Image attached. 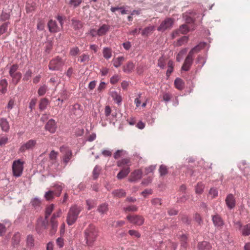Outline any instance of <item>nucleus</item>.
I'll return each instance as SVG.
<instances>
[{"label": "nucleus", "mask_w": 250, "mask_h": 250, "mask_svg": "<svg viewBox=\"0 0 250 250\" xmlns=\"http://www.w3.org/2000/svg\"><path fill=\"white\" fill-rule=\"evenodd\" d=\"M125 58L123 56L119 57L117 58L113 59L112 62L114 67L118 68L122 64Z\"/></svg>", "instance_id": "33"}, {"label": "nucleus", "mask_w": 250, "mask_h": 250, "mask_svg": "<svg viewBox=\"0 0 250 250\" xmlns=\"http://www.w3.org/2000/svg\"><path fill=\"white\" fill-rule=\"evenodd\" d=\"M47 90V86L45 85L41 86L38 90V93L39 96L44 95Z\"/></svg>", "instance_id": "48"}, {"label": "nucleus", "mask_w": 250, "mask_h": 250, "mask_svg": "<svg viewBox=\"0 0 250 250\" xmlns=\"http://www.w3.org/2000/svg\"><path fill=\"white\" fill-rule=\"evenodd\" d=\"M167 65L168 69L167 71V75L169 76L173 71V62L171 60H169L168 62Z\"/></svg>", "instance_id": "47"}, {"label": "nucleus", "mask_w": 250, "mask_h": 250, "mask_svg": "<svg viewBox=\"0 0 250 250\" xmlns=\"http://www.w3.org/2000/svg\"><path fill=\"white\" fill-rule=\"evenodd\" d=\"M71 21L72 26L75 30H79L82 28L83 23L81 21L75 19H72Z\"/></svg>", "instance_id": "35"}, {"label": "nucleus", "mask_w": 250, "mask_h": 250, "mask_svg": "<svg viewBox=\"0 0 250 250\" xmlns=\"http://www.w3.org/2000/svg\"><path fill=\"white\" fill-rule=\"evenodd\" d=\"M129 162V160L127 159H123L119 160L117 162V166L118 167H122L125 165L127 164Z\"/></svg>", "instance_id": "55"}, {"label": "nucleus", "mask_w": 250, "mask_h": 250, "mask_svg": "<svg viewBox=\"0 0 250 250\" xmlns=\"http://www.w3.org/2000/svg\"><path fill=\"white\" fill-rule=\"evenodd\" d=\"M142 177V171L140 169H137L131 173L129 179L130 182H136L140 179Z\"/></svg>", "instance_id": "13"}, {"label": "nucleus", "mask_w": 250, "mask_h": 250, "mask_svg": "<svg viewBox=\"0 0 250 250\" xmlns=\"http://www.w3.org/2000/svg\"><path fill=\"white\" fill-rule=\"evenodd\" d=\"M37 142L35 140H29L21 146L19 149V151L21 152H23L26 150L32 149L35 146Z\"/></svg>", "instance_id": "9"}, {"label": "nucleus", "mask_w": 250, "mask_h": 250, "mask_svg": "<svg viewBox=\"0 0 250 250\" xmlns=\"http://www.w3.org/2000/svg\"><path fill=\"white\" fill-rule=\"evenodd\" d=\"M206 44L207 43L205 42H201L192 48V49L189 52L188 54L191 55H194V53L199 52L201 49L204 48L206 46Z\"/></svg>", "instance_id": "19"}, {"label": "nucleus", "mask_w": 250, "mask_h": 250, "mask_svg": "<svg viewBox=\"0 0 250 250\" xmlns=\"http://www.w3.org/2000/svg\"><path fill=\"white\" fill-rule=\"evenodd\" d=\"M110 26L107 24H103L96 31V33L99 36H103L109 30Z\"/></svg>", "instance_id": "22"}, {"label": "nucleus", "mask_w": 250, "mask_h": 250, "mask_svg": "<svg viewBox=\"0 0 250 250\" xmlns=\"http://www.w3.org/2000/svg\"><path fill=\"white\" fill-rule=\"evenodd\" d=\"M134 64L131 62H128L123 66V71L126 73H130L134 68Z\"/></svg>", "instance_id": "26"}, {"label": "nucleus", "mask_w": 250, "mask_h": 250, "mask_svg": "<svg viewBox=\"0 0 250 250\" xmlns=\"http://www.w3.org/2000/svg\"><path fill=\"white\" fill-rule=\"evenodd\" d=\"M32 75V72L31 70H27L25 74L24 75L23 78V81H27L29 80L30 78L31 77Z\"/></svg>", "instance_id": "51"}, {"label": "nucleus", "mask_w": 250, "mask_h": 250, "mask_svg": "<svg viewBox=\"0 0 250 250\" xmlns=\"http://www.w3.org/2000/svg\"><path fill=\"white\" fill-rule=\"evenodd\" d=\"M165 59L163 56L160 57L158 60V65L162 69H164L165 67Z\"/></svg>", "instance_id": "49"}, {"label": "nucleus", "mask_w": 250, "mask_h": 250, "mask_svg": "<svg viewBox=\"0 0 250 250\" xmlns=\"http://www.w3.org/2000/svg\"><path fill=\"white\" fill-rule=\"evenodd\" d=\"M127 154V152L123 149L118 150L114 154V158L118 159L122 156H125Z\"/></svg>", "instance_id": "36"}, {"label": "nucleus", "mask_w": 250, "mask_h": 250, "mask_svg": "<svg viewBox=\"0 0 250 250\" xmlns=\"http://www.w3.org/2000/svg\"><path fill=\"white\" fill-rule=\"evenodd\" d=\"M154 29V26H149L146 27L142 32V35L143 36H147L150 34Z\"/></svg>", "instance_id": "38"}, {"label": "nucleus", "mask_w": 250, "mask_h": 250, "mask_svg": "<svg viewBox=\"0 0 250 250\" xmlns=\"http://www.w3.org/2000/svg\"><path fill=\"white\" fill-rule=\"evenodd\" d=\"M62 190V187L61 186H57L54 190H49L46 192L44 197L46 200H52L54 196H59L61 195Z\"/></svg>", "instance_id": "6"}, {"label": "nucleus", "mask_w": 250, "mask_h": 250, "mask_svg": "<svg viewBox=\"0 0 250 250\" xmlns=\"http://www.w3.org/2000/svg\"><path fill=\"white\" fill-rule=\"evenodd\" d=\"M209 194L211 195L212 198L216 197L218 195V191L217 189L211 188L209 191Z\"/></svg>", "instance_id": "56"}, {"label": "nucleus", "mask_w": 250, "mask_h": 250, "mask_svg": "<svg viewBox=\"0 0 250 250\" xmlns=\"http://www.w3.org/2000/svg\"><path fill=\"white\" fill-rule=\"evenodd\" d=\"M159 171L161 176H164L167 173V167L163 165L160 166Z\"/></svg>", "instance_id": "46"}, {"label": "nucleus", "mask_w": 250, "mask_h": 250, "mask_svg": "<svg viewBox=\"0 0 250 250\" xmlns=\"http://www.w3.org/2000/svg\"><path fill=\"white\" fill-rule=\"evenodd\" d=\"M128 233L131 236H134L137 238H139L141 236L140 234L137 231L135 230H129Z\"/></svg>", "instance_id": "62"}, {"label": "nucleus", "mask_w": 250, "mask_h": 250, "mask_svg": "<svg viewBox=\"0 0 250 250\" xmlns=\"http://www.w3.org/2000/svg\"><path fill=\"white\" fill-rule=\"evenodd\" d=\"M59 216V214L57 215L54 214L52 217H51L50 223L51 225V229L50 231V233L51 234H54L56 231H57L58 223L56 221V218Z\"/></svg>", "instance_id": "17"}, {"label": "nucleus", "mask_w": 250, "mask_h": 250, "mask_svg": "<svg viewBox=\"0 0 250 250\" xmlns=\"http://www.w3.org/2000/svg\"><path fill=\"white\" fill-rule=\"evenodd\" d=\"M241 233L244 236H247L250 235V223L243 225L239 230Z\"/></svg>", "instance_id": "23"}, {"label": "nucleus", "mask_w": 250, "mask_h": 250, "mask_svg": "<svg viewBox=\"0 0 250 250\" xmlns=\"http://www.w3.org/2000/svg\"><path fill=\"white\" fill-rule=\"evenodd\" d=\"M188 38L187 36H183L182 38H180L178 40L176 45L178 46H181L184 44L185 43H186L188 41Z\"/></svg>", "instance_id": "41"}, {"label": "nucleus", "mask_w": 250, "mask_h": 250, "mask_svg": "<svg viewBox=\"0 0 250 250\" xmlns=\"http://www.w3.org/2000/svg\"><path fill=\"white\" fill-rule=\"evenodd\" d=\"M86 202L87 206H88L87 209L88 210H90L94 207L95 204L94 200L88 199L86 200Z\"/></svg>", "instance_id": "54"}, {"label": "nucleus", "mask_w": 250, "mask_h": 250, "mask_svg": "<svg viewBox=\"0 0 250 250\" xmlns=\"http://www.w3.org/2000/svg\"><path fill=\"white\" fill-rule=\"evenodd\" d=\"M156 165H151L148 167H147L145 168L146 173V174L152 172L156 168Z\"/></svg>", "instance_id": "58"}, {"label": "nucleus", "mask_w": 250, "mask_h": 250, "mask_svg": "<svg viewBox=\"0 0 250 250\" xmlns=\"http://www.w3.org/2000/svg\"><path fill=\"white\" fill-rule=\"evenodd\" d=\"M174 85L176 88L179 90H182L184 88V83L183 81L179 78H177L175 80Z\"/></svg>", "instance_id": "32"}, {"label": "nucleus", "mask_w": 250, "mask_h": 250, "mask_svg": "<svg viewBox=\"0 0 250 250\" xmlns=\"http://www.w3.org/2000/svg\"><path fill=\"white\" fill-rule=\"evenodd\" d=\"M119 10L122 15L126 14L127 11L125 9L124 7H111L110 10L112 12H115L117 10Z\"/></svg>", "instance_id": "40"}, {"label": "nucleus", "mask_w": 250, "mask_h": 250, "mask_svg": "<svg viewBox=\"0 0 250 250\" xmlns=\"http://www.w3.org/2000/svg\"><path fill=\"white\" fill-rule=\"evenodd\" d=\"M49 104L48 100L46 98L42 99L40 101L39 107L41 110L44 109Z\"/></svg>", "instance_id": "39"}, {"label": "nucleus", "mask_w": 250, "mask_h": 250, "mask_svg": "<svg viewBox=\"0 0 250 250\" xmlns=\"http://www.w3.org/2000/svg\"><path fill=\"white\" fill-rule=\"evenodd\" d=\"M126 219L130 223L138 226H141L144 222V218L139 215H128L126 216Z\"/></svg>", "instance_id": "7"}, {"label": "nucleus", "mask_w": 250, "mask_h": 250, "mask_svg": "<svg viewBox=\"0 0 250 250\" xmlns=\"http://www.w3.org/2000/svg\"><path fill=\"white\" fill-rule=\"evenodd\" d=\"M198 248L200 250H210L211 246L208 242L203 241L199 243Z\"/></svg>", "instance_id": "27"}, {"label": "nucleus", "mask_w": 250, "mask_h": 250, "mask_svg": "<svg viewBox=\"0 0 250 250\" xmlns=\"http://www.w3.org/2000/svg\"><path fill=\"white\" fill-rule=\"evenodd\" d=\"M204 188V185L201 183H199L197 184L196 188H195V192L197 194H201L203 191V189Z\"/></svg>", "instance_id": "44"}, {"label": "nucleus", "mask_w": 250, "mask_h": 250, "mask_svg": "<svg viewBox=\"0 0 250 250\" xmlns=\"http://www.w3.org/2000/svg\"><path fill=\"white\" fill-rule=\"evenodd\" d=\"M103 53L104 57L107 60L109 59L112 56V50L109 47H104Z\"/></svg>", "instance_id": "34"}, {"label": "nucleus", "mask_w": 250, "mask_h": 250, "mask_svg": "<svg viewBox=\"0 0 250 250\" xmlns=\"http://www.w3.org/2000/svg\"><path fill=\"white\" fill-rule=\"evenodd\" d=\"M8 140L7 137L0 136V146L5 145L7 143Z\"/></svg>", "instance_id": "60"}, {"label": "nucleus", "mask_w": 250, "mask_h": 250, "mask_svg": "<svg viewBox=\"0 0 250 250\" xmlns=\"http://www.w3.org/2000/svg\"><path fill=\"white\" fill-rule=\"evenodd\" d=\"M31 204L35 208H38L40 206L41 202L39 198H35L31 201Z\"/></svg>", "instance_id": "45"}, {"label": "nucleus", "mask_w": 250, "mask_h": 250, "mask_svg": "<svg viewBox=\"0 0 250 250\" xmlns=\"http://www.w3.org/2000/svg\"><path fill=\"white\" fill-rule=\"evenodd\" d=\"M90 56L88 54H83L80 57V61L81 62H88L89 61Z\"/></svg>", "instance_id": "53"}, {"label": "nucleus", "mask_w": 250, "mask_h": 250, "mask_svg": "<svg viewBox=\"0 0 250 250\" xmlns=\"http://www.w3.org/2000/svg\"><path fill=\"white\" fill-rule=\"evenodd\" d=\"M45 128L51 133L55 132L56 125L54 120L52 119L49 120L45 125Z\"/></svg>", "instance_id": "20"}, {"label": "nucleus", "mask_w": 250, "mask_h": 250, "mask_svg": "<svg viewBox=\"0 0 250 250\" xmlns=\"http://www.w3.org/2000/svg\"><path fill=\"white\" fill-rule=\"evenodd\" d=\"M212 220L214 225L216 227H222L224 225V222L218 214L212 216Z\"/></svg>", "instance_id": "18"}, {"label": "nucleus", "mask_w": 250, "mask_h": 250, "mask_svg": "<svg viewBox=\"0 0 250 250\" xmlns=\"http://www.w3.org/2000/svg\"><path fill=\"white\" fill-rule=\"evenodd\" d=\"M177 237L181 242V246L182 248L186 249L187 247V236L185 234H177Z\"/></svg>", "instance_id": "25"}, {"label": "nucleus", "mask_w": 250, "mask_h": 250, "mask_svg": "<svg viewBox=\"0 0 250 250\" xmlns=\"http://www.w3.org/2000/svg\"><path fill=\"white\" fill-rule=\"evenodd\" d=\"M48 27L49 30L51 32H56L58 31V26L55 21L51 20L48 21Z\"/></svg>", "instance_id": "30"}, {"label": "nucleus", "mask_w": 250, "mask_h": 250, "mask_svg": "<svg viewBox=\"0 0 250 250\" xmlns=\"http://www.w3.org/2000/svg\"><path fill=\"white\" fill-rule=\"evenodd\" d=\"M195 13L193 11L187 12L183 15V18L187 23L194 22L195 20L194 18Z\"/></svg>", "instance_id": "12"}, {"label": "nucleus", "mask_w": 250, "mask_h": 250, "mask_svg": "<svg viewBox=\"0 0 250 250\" xmlns=\"http://www.w3.org/2000/svg\"><path fill=\"white\" fill-rule=\"evenodd\" d=\"M80 211V208L77 206L72 207L70 208L67 217V222L68 225H72L75 223Z\"/></svg>", "instance_id": "4"}, {"label": "nucleus", "mask_w": 250, "mask_h": 250, "mask_svg": "<svg viewBox=\"0 0 250 250\" xmlns=\"http://www.w3.org/2000/svg\"><path fill=\"white\" fill-rule=\"evenodd\" d=\"M12 241L14 245H17L20 241V234L19 233L15 234L12 238Z\"/></svg>", "instance_id": "50"}, {"label": "nucleus", "mask_w": 250, "mask_h": 250, "mask_svg": "<svg viewBox=\"0 0 250 250\" xmlns=\"http://www.w3.org/2000/svg\"><path fill=\"white\" fill-rule=\"evenodd\" d=\"M0 126L3 131L7 132L9 129V123L6 119L1 118L0 119Z\"/></svg>", "instance_id": "24"}, {"label": "nucleus", "mask_w": 250, "mask_h": 250, "mask_svg": "<svg viewBox=\"0 0 250 250\" xmlns=\"http://www.w3.org/2000/svg\"><path fill=\"white\" fill-rule=\"evenodd\" d=\"M101 170V168L98 166H96L93 170L92 173H93V179L96 180L97 179V178L99 176L100 171Z\"/></svg>", "instance_id": "42"}, {"label": "nucleus", "mask_w": 250, "mask_h": 250, "mask_svg": "<svg viewBox=\"0 0 250 250\" xmlns=\"http://www.w3.org/2000/svg\"><path fill=\"white\" fill-rule=\"evenodd\" d=\"M57 156V153L56 152H55L53 150L50 152V155H49V157H50V160L52 161L51 162L53 164L55 163V160H56Z\"/></svg>", "instance_id": "61"}, {"label": "nucleus", "mask_w": 250, "mask_h": 250, "mask_svg": "<svg viewBox=\"0 0 250 250\" xmlns=\"http://www.w3.org/2000/svg\"><path fill=\"white\" fill-rule=\"evenodd\" d=\"M123 209L126 212L129 211L135 212L138 210V208L135 205H131L124 207Z\"/></svg>", "instance_id": "43"}, {"label": "nucleus", "mask_w": 250, "mask_h": 250, "mask_svg": "<svg viewBox=\"0 0 250 250\" xmlns=\"http://www.w3.org/2000/svg\"><path fill=\"white\" fill-rule=\"evenodd\" d=\"M84 132L83 128H78L75 130V134L77 137L82 136Z\"/></svg>", "instance_id": "64"}, {"label": "nucleus", "mask_w": 250, "mask_h": 250, "mask_svg": "<svg viewBox=\"0 0 250 250\" xmlns=\"http://www.w3.org/2000/svg\"><path fill=\"white\" fill-rule=\"evenodd\" d=\"M114 197L121 198L124 197L126 195L125 191L123 189H117L114 190L112 192Z\"/></svg>", "instance_id": "29"}, {"label": "nucleus", "mask_w": 250, "mask_h": 250, "mask_svg": "<svg viewBox=\"0 0 250 250\" xmlns=\"http://www.w3.org/2000/svg\"><path fill=\"white\" fill-rule=\"evenodd\" d=\"M19 66L17 64H14L11 66L9 71V74L12 78L11 83L14 86L17 85L21 78V73L18 71Z\"/></svg>", "instance_id": "1"}, {"label": "nucleus", "mask_w": 250, "mask_h": 250, "mask_svg": "<svg viewBox=\"0 0 250 250\" xmlns=\"http://www.w3.org/2000/svg\"><path fill=\"white\" fill-rule=\"evenodd\" d=\"M72 153L71 150L63 147V164L66 165L71 159Z\"/></svg>", "instance_id": "16"}, {"label": "nucleus", "mask_w": 250, "mask_h": 250, "mask_svg": "<svg viewBox=\"0 0 250 250\" xmlns=\"http://www.w3.org/2000/svg\"><path fill=\"white\" fill-rule=\"evenodd\" d=\"M174 23V19L170 18L166 19L162 22L157 30L160 32H164L167 29H169L172 27Z\"/></svg>", "instance_id": "5"}, {"label": "nucleus", "mask_w": 250, "mask_h": 250, "mask_svg": "<svg viewBox=\"0 0 250 250\" xmlns=\"http://www.w3.org/2000/svg\"><path fill=\"white\" fill-rule=\"evenodd\" d=\"M226 204L229 209H233L236 206V200L232 194H228L225 199Z\"/></svg>", "instance_id": "10"}, {"label": "nucleus", "mask_w": 250, "mask_h": 250, "mask_svg": "<svg viewBox=\"0 0 250 250\" xmlns=\"http://www.w3.org/2000/svg\"><path fill=\"white\" fill-rule=\"evenodd\" d=\"M82 2V0H70V4L76 8L79 6Z\"/></svg>", "instance_id": "57"}, {"label": "nucleus", "mask_w": 250, "mask_h": 250, "mask_svg": "<svg viewBox=\"0 0 250 250\" xmlns=\"http://www.w3.org/2000/svg\"><path fill=\"white\" fill-rule=\"evenodd\" d=\"M24 162L21 159L15 160L13 162L12 170L13 175L16 177L21 176L23 171Z\"/></svg>", "instance_id": "3"}, {"label": "nucleus", "mask_w": 250, "mask_h": 250, "mask_svg": "<svg viewBox=\"0 0 250 250\" xmlns=\"http://www.w3.org/2000/svg\"><path fill=\"white\" fill-rule=\"evenodd\" d=\"M54 206L53 205H51L49 206L48 207L46 208L45 211V221H44L42 222V227L43 229H45L46 228V222L47 221L46 220L48 217L50 215V214L52 213L53 210Z\"/></svg>", "instance_id": "21"}, {"label": "nucleus", "mask_w": 250, "mask_h": 250, "mask_svg": "<svg viewBox=\"0 0 250 250\" xmlns=\"http://www.w3.org/2000/svg\"><path fill=\"white\" fill-rule=\"evenodd\" d=\"M8 24L4 23L0 26V35L6 32L7 29Z\"/></svg>", "instance_id": "63"}, {"label": "nucleus", "mask_w": 250, "mask_h": 250, "mask_svg": "<svg viewBox=\"0 0 250 250\" xmlns=\"http://www.w3.org/2000/svg\"><path fill=\"white\" fill-rule=\"evenodd\" d=\"M7 85L8 83L6 79H2L0 81V92L2 94L6 93Z\"/></svg>", "instance_id": "31"}, {"label": "nucleus", "mask_w": 250, "mask_h": 250, "mask_svg": "<svg viewBox=\"0 0 250 250\" xmlns=\"http://www.w3.org/2000/svg\"><path fill=\"white\" fill-rule=\"evenodd\" d=\"M61 59H55L51 60L49 64V68L51 70L58 69L61 65Z\"/></svg>", "instance_id": "15"}, {"label": "nucleus", "mask_w": 250, "mask_h": 250, "mask_svg": "<svg viewBox=\"0 0 250 250\" xmlns=\"http://www.w3.org/2000/svg\"><path fill=\"white\" fill-rule=\"evenodd\" d=\"M189 31L188 27L185 24H182L180 26L179 28L174 31L172 34V37L173 38L179 35L180 34H186Z\"/></svg>", "instance_id": "11"}, {"label": "nucleus", "mask_w": 250, "mask_h": 250, "mask_svg": "<svg viewBox=\"0 0 250 250\" xmlns=\"http://www.w3.org/2000/svg\"><path fill=\"white\" fill-rule=\"evenodd\" d=\"M108 210V204L105 203H103L100 205L98 208V211L101 214H103L106 212Z\"/></svg>", "instance_id": "37"}, {"label": "nucleus", "mask_w": 250, "mask_h": 250, "mask_svg": "<svg viewBox=\"0 0 250 250\" xmlns=\"http://www.w3.org/2000/svg\"><path fill=\"white\" fill-rule=\"evenodd\" d=\"M71 114L76 116H80L83 113L82 109L81 108V105L78 104H76L70 107Z\"/></svg>", "instance_id": "14"}, {"label": "nucleus", "mask_w": 250, "mask_h": 250, "mask_svg": "<svg viewBox=\"0 0 250 250\" xmlns=\"http://www.w3.org/2000/svg\"><path fill=\"white\" fill-rule=\"evenodd\" d=\"M130 172L129 167L121 170L117 174V177L118 179H122L126 177Z\"/></svg>", "instance_id": "28"}, {"label": "nucleus", "mask_w": 250, "mask_h": 250, "mask_svg": "<svg viewBox=\"0 0 250 250\" xmlns=\"http://www.w3.org/2000/svg\"><path fill=\"white\" fill-rule=\"evenodd\" d=\"M181 221L183 223L187 225H189L191 222V220L188 218L187 215H183L181 219Z\"/></svg>", "instance_id": "59"}, {"label": "nucleus", "mask_w": 250, "mask_h": 250, "mask_svg": "<svg viewBox=\"0 0 250 250\" xmlns=\"http://www.w3.org/2000/svg\"><path fill=\"white\" fill-rule=\"evenodd\" d=\"M97 235V231L95 227L93 225H89L85 230V238L88 245H91L95 240Z\"/></svg>", "instance_id": "2"}, {"label": "nucleus", "mask_w": 250, "mask_h": 250, "mask_svg": "<svg viewBox=\"0 0 250 250\" xmlns=\"http://www.w3.org/2000/svg\"><path fill=\"white\" fill-rule=\"evenodd\" d=\"M194 56L188 54L185 60L183 65L182 66V70L185 71H188L193 63Z\"/></svg>", "instance_id": "8"}, {"label": "nucleus", "mask_w": 250, "mask_h": 250, "mask_svg": "<svg viewBox=\"0 0 250 250\" xmlns=\"http://www.w3.org/2000/svg\"><path fill=\"white\" fill-rule=\"evenodd\" d=\"M34 238L32 235H28L27 237V244L30 247L34 246Z\"/></svg>", "instance_id": "52"}]
</instances>
